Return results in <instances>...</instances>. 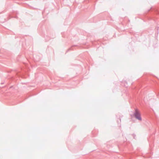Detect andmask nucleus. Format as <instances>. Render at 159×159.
<instances>
[{
	"label": "nucleus",
	"mask_w": 159,
	"mask_h": 159,
	"mask_svg": "<svg viewBox=\"0 0 159 159\" xmlns=\"http://www.w3.org/2000/svg\"><path fill=\"white\" fill-rule=\"evenodd\" d=\"M135 117L139 120H141L142 119L140 116V115L139 113L137 111H136L135 114Z\"/></svg>",
	"instance_id": "obj_1"
}]
</instances>
